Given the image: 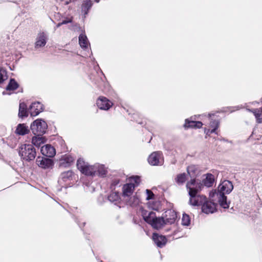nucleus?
<instances>
[{
    "instance_id": "obj_1",
    "label": "nucleus",
    "mask_w": 262,
    "mask_h": 262,
    "mask_svg": "<svg viewBox=\"0 0 262 262\" xmlns=\"http://www.w3.org/2000/svg\"><path fill=\"white\" fill-rule=\"evenodd\" d=\"M233 188L232 183L229 181L226 180L219 185L217 190H215L213 193V196L216 197L220 206L224 208H228L229 207V203L227 202V196L225 195L229 194Z\"/></svg>"
},
{
    "instance_id": "obj_2",
    "label": "nucleus",
    "mask_w": 262,
    "mask_h": 262,
    "mask_svg": "<svg viewBox=\"0 0 262 262\" xmlns=\"http://www.w3.org/2000/svg\"><path fill=\"white\" fill-rule=\"evenodd\" d=\"M140 211L144 220L154 229H160L166 225L164 217H157L155 212L147 211L142 207L140 208Z\"/></svg>"
},
{
    "instance_id": "obj_3",
    "label": "nucleus",
    "mask_w": 262,
    "mask_h": 262,
    "mask_svg": "<svg viewBox=\"0 0 262 262\" xmlns=\"http://www.w3.org/2000/svg\"><path fill=\"white\" fill-rule=\"evenodd\" d=\"M186 187L190 196V204L193 206H202L206 201V198L197 194L198 189L196 188L195 181L194 179L191 180L187 183Z\"/></svg>"
},
{
    "instance_id": "obj_4",
    "label": "nucleus",
    "mask_w": 262,
    "mask_h": 262,
    "mask_svg": "<svg viewBox=\"0 0 262 262\" xmlns=\"http://www.w3.org/2000/svg\"><path fill=\"white\" fill-rule=\"evenodd\" d=\"M128 183L124 185L122 188L123 199L127 198L133 194L135 187L139 186L140 183V178L138 176H133L128 178Z\"/></svg>"
},
{
    "instance_id": "obj_5",
    "label": "nucleus",
    "mask_w": 262,
    "mask_h": 262,
    "mask_svg": "<svg viewBox=\"0 0 262 262\" xmlns=\"http://www.w3.org/2000/svg\"><path fill=\"white\" fill-rule=\"evenodd\" d=\"M19 155L27 161L33 160L36 157V151L32 145L23 144L19 149Z\"/></svg>"
},
{
    "instance_id": "obj_6",
    "label": "nucleus",
    "mask_w": 262,
    "mask_h": 262,
    "mask_svg": "<svg viewBox=\"0 0 262 262\" xmlns=\"http://www.w3.org/2000/svg\"><path fill=\"white\" fill-rule=\"evenodd\" d=\"M48 126L46 122L41 119H37L31 125V129L34 135L41 136L46 133Z\"/></svg>"
},
{
    "instance_id": "obj_7",
    "label": "nucleus",
    "mask_w": 262,
    "mask_h": 262,
    "mask_svg": "<svg viewBox=\"0 0 262 262\" xmlns=\"http://www.w3.org/2000/svg\"><path fill=\"white\" fill-rule=\"evenodd\" d=\"M148 161L149 164L153 166L161 165L164 160L162 154L160 151H155L151 154L148 158Z\"/></svg>"
},
{
    "instance_id": "obj_8",
    "label": "nucleus",
    "mask_w": 262,
    "mask_h": 262,
    "mask_svg": "<svg viewBox=\"0 0 262 262\" xmlns=\"http://www.w3.org/2000/svg\"><path fill=\"white\" fill-rule=\"evenodd\" d=\"M123 201L127 205L132 207H136L141 203L139 195L136 193L134 195H131L127 198L123 199Z\"/></svg>"
},
{
    "instance_id": "obj_9",
    "label": "nucleus",
    "mask_w": 262,
    "mask_h": 262,
    "mask_svg": "<svg viewBox=\"0 0 262 262\" xmlns=\"http://www.w3.org/2000/svg\"><path fill=\"white\" fill-rule=\"evenodd\" d=\"M48 40L47 34L44 32H40L38 33L35 43V48L38 49L43 47L47 43Z\"/></svg>"
},
{
    "instance_id": "obj_10",
    "label": "nucleus",
    "mask_w": 262,
    "mask_h": 262,
    "mask_svg": "<svg viewBox=\"0 0 262 262\" xmlns=\"http://www.w3.org/2000/svg\"><path fill=\"white\" fill-rule=\"evenodd\" d=\"M97 105L100 109L108 110L112 106L113 103L104 97H100L97 100Z\"/></svg>"
},
{
    "instance_id": "obj_11",
    "label": "nucleus",
    "mask_w": 262,
    "mask_h": 262,
    "mask_svg": "<svg viewBox=\"0 0 262 262\" xmlns=\"http://www.w3.org/2000/svg\"><path fill=\"white\" fill-rule=\"evenodd\" d=\"M36 162L38 166L44 169L50 168L53 164L51 159L40 157L37 158Z\"/></svg>"
},
{
    "instance_id": "obj_12",
    "label": "nucleus",
    "mask_w": 262,
    "mask_h": 262,
    "mask_svg": "<svg viewBox=\"0 0 262 262\" xmlns=\"http://www.w3.org/2000/svg\"><path fill=\"white\" fill-rule=\"evenodd\" d=\"M43 111V105L39 102L32 103L29 107V111L32 116H36Z\"/></svg>"
},
{
    "instance_id": "obj_13",
    "label": "nucleus",
    "mask_w": 262,
    "mask_h": 262,
    "mask_svg": "<svg viewBox=\"0 0 262 262\" xmlns=\"http://www.w3.org/2000/svg\"><path fill=\"white\" fill-rule=\"evenodd\" d=\"M176 212L173 210H168L165 212L164 219L166 224H173L177 219Z\"/></svg>"
},
{
    "instance_id": "obj_14",
    "label": "nucleus",
    "mask_w": 262,
    "mask_h": 262,
    "mask_svg": "<svg viewBox=\"0 0 262 262\" xmlns=\"http://www.w3.org/2000/svg\"><path fill=\"white\" fill-rule=\"evenodd\" d=\"M41 153L47 157H53L56 154L55 148L50 144L42 146L40 149Z\"/></svg>"
},
{
    "instance_id": "obj_15",
    "label": "nucleus",
    "mask_w": 262,
    "mask_h": 262,
    "mask_svg": "<svg viewBox=\"0 0 262 262\" xmlns=\"http://www.w3.org/2000/svg\"><path fill=\"white\" fill-rule=\"evenodd\" d=\"M216 204L212 202H208L206 201L204 204L202 205V211L206 214L212 213L216 210Z\"/></svg>"
},
{
    "instance_id": "obj_16",
    "label": "nucleus",
    "mask_w": 262,
    "mask_h": 262,
    "mask_svg": "<svg viewBox=\"0 0 262 262\" xmlns=\"http://www.w3.org/2000/svg\"><path fill=\"white\" fill-rule=\"evenodd\" d=\"M152 239L155 243L159 247H162L167 242V239L164 236L159 235L157 233L153 234Z\"/></svg>"
},
{
    "instance_id": "obj_17",
    "label": "nucleus",
    "mask_w": 262,
    "mask_h": 262,
    "mask_svg": "<svg viewBox=\"0 0 262 262\" xmlns=\"http://www.w3.org/2000/svg\"><path fill=\"white\" fill-rule=\"evenodd\" d=\"M203 125V123L200 121H195L193 120L186 119L184 127L186 128H200Z\"/></svg>"
},
{
    "instance_id": "obj_18",
    "label": "nucleus",
    "mask_w": 262,
    "mask_h": 262,
    "mask_svg": "<svg viewBox=\"0 0 262 262\" xmlns=\"http://www.w3.org/2000/svg\"><path fill=\"white\" fill-rule=\"evenodd\" d=\"M74 159L70 155H66L60 160V165L63 167H68L74 162Z\"/></svg>"
},
{
    "instance_id": "obj_19",
    "label": "nucleus",
    "mask_w": 262,
    "mask_h": 262,
    "mask_svg": "<svg viewBox=\"0 0 262 262\" xmlns=\"http://www.w3.org/2000/svg\"><path fill=\"white\" fill-rule=\"evenodd\" d=\"M85 175L94 176H96L97 171L95 170V164L94 165H87L86 167L81 171Z\"/></svg>"
},
{
    "instance_id": "obj_20",
    "label": "nucleus",
    "mask_w": 262,
    "mask_h": 262,
    "mask_svg": "<svg viewBox=\"0 0 262 262\" xmlns=\"http://www.w3.org/2000/svg\"><path fill=\"white\" fill-rule=\"evenodd\" d=\"M214 182V177L211 173L206 174V178L203 180L204 185L208 187L212 186Z\"/></svg>"
},
{
    "instance_id": "obj_21",
    "label": "nucleus",
    "mask_w": 262,
    "mask_h": 262,
    "mask_svg": "<svg viewBox=\"0 0 262 262\" xmlns=\"http://www.w3.org/2000/svg\"><path fill=\"white\" fill-rule=\"evenodd\" d=\"M95 170L97 171L96 176H99L100 177H104L106 175L107 170L103 165H100L99 164H95Z\"/></svg>"
},
{
    "instance_id": "obj_22",
    "label": "nucleus",
    "mask_w": 262,
    "mask_h": 262,
    "mask_svg": "<svg viewBox=\"0 0 262 262\" xmlns=\"http://www.w3.org/2000/svg\"><path fill=\"white\" fill-rule=\"evenodd\" d=\"M73 176V172L71 170H68L61 173L59 180V182L61 183V181L67 182L72 179Z\"/></svg>"
},
{
    "instance_id": "obj_23",
    "label": "nucleus",
    "mask_w": 262,
    "mask_h": 262,
    "mask_svg": "<svg viewBox=\"0 0 262 262\" xmlns=\"http://www.w3.org/2000/svg\"><path fill=\"white\" fill-rule=\"evenodd\" d=\"M92 6V2L91 0H85L83 1L81 6V11L85 15L88 14L89 9Z\"/></svg>"
},
{
    "instance_id": "obj_24",
    "label": "nucleus",
    "mask_w": 262,
    "mask_h": 262,
    "mask_svg": "<svg viewBox=\"0 0 262 262\" xmlns=\"http://www.w3.org/2000/svg\"><path fill=\"white\" fill-rule=\"evenodd\" d=\"M45 141V138L40 136H35L32 138V143L36 147L40 146Z\"/></svg>"
},
{
    "instance_id": "obj_25",
    "label": "nucleus",
    "mask_w": 262,
    "mask_h": 262,
    "mask_svg": "<svg viewBox=\"0 0 262 262\" xmlns=\"http://www.w3.org/2000/svg\"><path fill=\"white\" fill-rule=\"evenodd\" d=\"M79 43L80 47L82 48H86L89 45V41L87 37L83 34H81L79 36Z\"/></svg>"
},
{
    "instance_id": "obj_26",
    "label": "nucleus",
    "mask_w": 262,
    "mask_h": 262,
    "mask_svg": "<svg viewBox=\"0 0 262 262\" xmlns=\"http://www.w3.org/2000/svg\"><path fill=\"white\" fill-rule=\"evenodd\" d=\"M18 116L21 118L28 116V112L27 111V106L24 102L19 104Z\"/></svg>"
},
{
    "instance_id": "obj_27",
    "label": "nucleus",
    "mask_w": 262,
    "mask_h": 262,
    "mask_svg": "<svg viewBox=\"0 0 262 262\" xmlns=\"http://www.w3.org/2000/svg\"><path fill=\"white\" fill-rule=\"evenodd\" d=\"M253 113L258 123H262V107L258 109H254L251 111Z\"/></svg>"
},
{
    "instance_id": "obj_28",
    "label": "nucleus",
    "mask_w": 262,
    "mask_h": 262,
    "mask_svg": "<svg viewBox=\"0 0 262 262\" xmlns=\"http://www.w3.org/2000/svg\"><path fill=\"white\" fill-rule=\"evenodd\" d=\"M108 200L115 204H117L119 202L120 196L119 193L117 192H113L108 196Z\"/></svg>"
},
{
    "instance_id": "obj_29",
    "label": "nucleus",
    "mask_w": 262,
    "mask_h": 262,
    "mask_svg": "<svg viewBox=\"0 0 262 262\" xmlns=\"http://www.w3.org/2000/svg\"><path fill=\"white\" fill-rule=\"evenodd\" d=\"M28 132V128L24 124H19L16 129V133L20 135H24Z\"/></svg>"
},
{
    "instance_id": "obj_30",
    "label": "nucleus",
    "mask_w": 262,
    "mask_h": 262,
    "mask_svg": "<svg viewBox=\"0 0 262 262\" xmlns=\"http://www.w3.org/2000/svg\"><path fill=\"white\" fill-rule=\"evenodd\" d=\"M186 180V174L185 173H180L177 175L175 181L179 185L183 184Z\"/></svg>"
},
{
    "instance_id": "obj_31",
    "label": "nucleus",
    "mask_w": 262,
    "mask_h": 262,
    "mask_svg": "<svg viewBox=\"0 0 262 262\" xmlns=\"http://www.w3.org/2000/svg\"><path fill=\"white\" fill-rule=\"evenodd\" d=\"M18 86V83L13 79H11L8 85L7 86L6 90L7 91H13L16 90Z\"/></svg>"
},
{
    "instance_id": "obj_32",
    "label": "nucleus",
    "mask_w": 262,
    "mask_h": 262,
    "mask_svg": "<svg viewBox=\"0 0 262 262\" xmlns=\"http://www.w3.org/2000/svg\"><path fill=\"white\" fill-rule=\"evenodd\" d=\"M88 164L82 159H79L77 162V166L78 169L81 172L86 167Z\"/></svg>"
},
{
    "instance_id": "obj_33",
    "label": "nucleus",
    "mask_w": 262,
    "mask_h": 262,
    "mask_svg": "<svg viewBox=\"0 0 262 262\" xmlns=\"http://www.w3.org/2000/svg\"><path fill=\"white\" fill-rule=\"evenodd\" d=\"M210 125L213 128L211 130H208L207 134L216 133L215 130L219 127V122L216 120L212 121L210 122Z\"/></svg>"
},
{
    "instance_id": "obj_34",
    "label": "nucleus",
    "mask_w": 262,
    "mask_h": 262,
    "mask_svg": "<svg viewBox=\"0 0 262 262\" xmlns=\"http://www.w3.org/2000/svg\"><path fill=\"white\" fill-rule=\"evenodd\" d=\"M196 170V168L195 167V166L194 165H191V166H189L187 168V172L189 174V176H190V177L191 178H193L192 180H195V171Z\"/></svg>"
},
{
    "instance_id": "obj_35",
    "label": "nucleus",
    "mask_w": 262,
    "mask_h": 262,
    "mask_svg": "<svg viewBox=\"0 0 262 262\" xmlns=\"http://www.w3.org/2000/svg\"><path fill=\"white\" fill-rule=\"evenodd\" d=\"M190 217L188 215L184 214L182 219V224L184 226H188L190 224Z\"/></svg>"
},
{
    "instance_id": "obj_36",
    "label": "nucleus",
    "mask_w": 262,
    "mask_h": 262,
    "mask_svg": "<svg viewBox=\"0 0 262 262\" xmlns=\"http://www.w3.org/2000/svg\"><path fill=\"white\" fill-rule=\"evenodd\" d=\"M7 79L6 73L4 70H0V83Z\"/></svg>"
},
{
    "instance_id": "obj_37",
    "label": "nucleus",
    "mask_w": 262,
    "mask_h": 262,
    "mask_svg": "<svg viewBox=\"0 0 262 262\" xmlns=\"http://www.w3.org/2000/svg\"><path fill=\"white\" fill-rule=\"evenodd\" d=\"M146 199L147 200L152 199L154 196L153 192L150 190H149V189L146 190Z\"/></svg>"
},
{
    "instance_id": "obj_38",
    "label": "nucleus",
    "mask_w": 262,
    "mask_h": 262,
    "mask_svg": "<svg viewBox=\"0 0 262 262\" xmlns=\"http://www.w3.org/2000/svg\"><path fill=\"white\" fill-rule=\"evenodd\" d=\"M72 18H67V19L62 20L61 23L62 25L67 24L72 22Z\"/></svg>"
},
{
    "instance_id": "obj_39",
    "label": "nucleus",
    "mask_w": 262,
    "mask_h": 262,
    "mask_svg": "<svg viewBox=\"0 0 262 262\" xmlns=\"http://www.w3.org/2000/svg\"><path fill=\"white\" fill-rule=\"evenodd\" d=\"M119 183V180H115L113 183H112V185L113 186H115V185H117V184H118Z\"/></svg>"
},
{
    "instance_id": "obj_40",
    "label": "nucleus",
    "mask_w": 262,
    "mask_h": 262,
    "mask_svg": "<svg viewBox=\"0 0 262 262\" xmlns=\"http://www.w3.org/2000/svg\"><path fill=\"white\" fill-rule=\"evenodd\" d=\"M61 25H62V24H61V23H58V24L56 25V28H58V27H60Z\"/></svg>"
},
{
    "instance_id": "obj_41",
    "label": "nucleus",
    "mask_w": 262,
    "mask_h": 262,
    "mask_svg": "<svg viewBox=\"0 0 262 262\" xmlns=\"http://www.w3.org/2000/svg\"><path fill=\"white\" fill-rule=\"evenodd\" d=\"M95 1L97 2V3H98L99 2V0H95Z\"/></svg>"
},
{
    "instance_id": "obj_42",
    "label": "nucleus",
    "mask_w": 262,
    "mask_h": 262,
    "mask_svg": "<svg viewBox=\"0 0 262 262\" xmlns=\"http://www.w3.org/2000/svg\"><path fill=\"white\" fill-rule=\"evenodd\" d=\"M68 4H69V2H66V5H68Z\"/></svg>"
}]
</instances>
